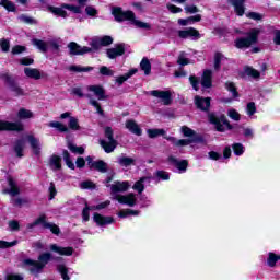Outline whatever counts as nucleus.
<instances>
[{"label":"nucleus","mask_w":280,"mask_h":280,"mask_svg":"<svg viewBox=\"0 0 280 280\" xmlns=\"http://www.w3.org/2000/svg\"><path fill=\"white\" fill-rule=\"evenodd\" d=\"M128 189H130L129 182H114V184L110 185L112 200H117L119 205L135 207V205H137V196L135 194L119 195L124 194V191H128Z\"/></svg>","instance_id":"f257e3e1"},{"label":"nucleus","mask_w":280,"mask_h":280,"mask_svg":"<svg viewBox=\"0 0 280 280\" xmlns=\"http://www.w3.org/2000/svg\"><path fill=\"white\" fill-rule=\"evenodd\" d=\"M112 14L115 18V21L118 23H122V21H129L131 25H135L140 30H152V26L149 23L137 20L135 12L132 11H124L119 7H114L112 9Z\"/></svg>","instance_id":"f03ea898"},{"label":"nucleus","mask_w":280,"mask_h":280,"mask_svg":"<svg viewBox=\"0 0 280 280\" xmlns=\"http://www.w3.org/2000/svg\"><path fill=\"white\" fill-rule=\"evenodd\" d=\"M48 261H51V253H43L38 256L37 260L30 258L24 259L23 266L31 275L38 277V275L43 273V270H45V266H47Z\"/></svg>","instance_id":"7ed1b4c3"},{"label":"nucleus","mask_w":280,"mask_h":280,"mask_svg":"<svg viewBox=\"0 0 280 280\" xmlns=\"http://www.w3.org/2000/svg\"><path fill=\"white\" fill-rule=\"evenodd\" d=\"M78 5L62 3L60 7H49V12L55 14V16H61V19H69L70 14H82V8L89 3V0H77ZM68 10V12H67Z\"/></svg>","instance_id":"20e7f679"},{"label":"nucleus","mask_w":280,"mask_h":280,"mask_svg":"<svg viewBox=\"0 0 280 280\" xmlns=\"http://www.w3.org/2000/svg\"><path fill=\"white\" fill-rule=\"evenodd\" d=\"M86 91L90 92L85 95V97L89 100L91 106H94V108H96V113H98V115H104L102 106L96 101L98 100L100 102H102L103 100H106V90H104V86L88 85ZM93 95H95L96 100L93 98Z\"/></svg>","instance_id":"39448f33"},{"label":"nucleus","mask_w":280,"mask_h":280,"mask_svg":"<svg viewBox=\"0 0 280 280\" xmlns=\"http://www.w3.org/2000/svg\"><path fill=\"white\" fill-rule=\"evenodd\" d=\"M257 40H259V28H252L246 37L236 38L234 44L237 49H248V47L257 45Z\"/></svg>","instance_id":"423d86ee"},{"label":"nucleus","mask_w":280,"mask_h":280,"mask_svg":"<svg viewBox=\"0 0 280 280\" xmlns=\"http://www.w3.org/2000/svg\"><path fill=\"white\" fill-rule=\"evenodd\" d=\"M104 135L106 140H100L101 147L105 150L107 154L110 152H115V148H117V140L115 139V131L112 127H105Z\"/></svg>","instance_id":"0eeeda50"},{"label":"nucleus","mask_w":280,"mask_h":280,"mask_svg":"<svg viewBox=\"0 0 280 280\" xmlns=\"http://www.w3.org/2000/svg\"><path fill=\"white\" fill-rule=\"evenodd\" d=\"M208 119L210 124H213L215 127V130L218 132H224V130H232L233 126H231V122L226 119V116L224 115H218V114H209Z\"/></svg>","instance_id":"6e6552de"},{"label":"nucleus","mask_w":280,"mask_h":280,"mask_svg":"<svg viewBox=\"0 0 280 280\" xmlns=\"http://www.w3.org/2000/svg\"><path fill=\"white\" fill-rule=\"evenodd\" d=\"M177 36L183 40H187V38H190V40H200V38H202L200 32H198V30H196L195 27L179 30L177 31Z\"/></svg>","instance_id":"1a4fd4ad"},{"label":"nucleus","mask_w":280,"mask_h":280,"mask_svg":"<svg viewBox=\"0 0 280 280\" xmlns=\"http://www.w3.org/2000/svg\"><path fill=\"white\" fill-rule=\"evenodd\" d=\"M147 94L151 95L152 97H158V100H161L164 106H170V104H172L171 91L153 90V91L147 92Z\"/></svg>","instance_id":"9d476101"},{"label":"nucleus","mask_w":280,"mask_h":280,"mask_svg":"<svg viewBox=\"0 0 280 280\" xmlns=\"http://www.w3.org/2000/svg\"><path fill=\"white\" fill-rule=\"evenodd\" d=\"M70 56H84V54H91L92 48L89 46H80L75 42L68 44Z\"/></svg>","instance_id":"9b49d317"},{"label":"nucleus","mask_w":280,"mask_h":280,"mask_svg":"<svg viewBox=\"0 0 280 280\" xmlns=\"http://www.w3.org/2000/svg\"><path fill=\"white\" fill-rule=\"evenodd\" d=\"M35 224H37V226L42 224L43 229H49V231H51L54 235H60V228H58L56 223H48L47 217L45 215H40L39 218H37L35 220Z\"/></svg>","instance_id":"f8f14e48"},{"label":"nucleus","mask_w":280,"mask_h":280,"mask_svg":"<svg viewBox=\"0 0 280 280\" xmlns=\"http://www.w3.org/2000/svg\"><path fill=\"white\" fill-rule=\"evenodd\" d=\"M1 80H3V82H5V84H8L10 86L11 91L15 95H24L23 89H21L16 84V81H14V78H12L10 74H8V73L1 74Z\"/></svg>","instance_id":"ddd939ff"},{"label":"nucleus","mask_w":280,"mask_h":280,"mask_svg":"<svg viewBox=\"0 0 280 280\" xmlns=\"http://www.w3.org/2000/svg\"><path fill=\"white\" fill-rule=\"evenodd\" d=\"M126 54V44H117L113 48H108L106 50V56L109 60H115V58H119V56H124Z\"/></svg>","instance_id":"4468645a"},{"label":"nucleus","mask_w":280,"mask_h":280,"mask_svg":"<svg viewBox=\"0 0 280 280\" xmlns=\"http://www.w3.org/2000/svg\"><path fill=\"white\" fill-rule=\"evenodd\" d=\"M167 162L170 165H174V167L178 170L179 174L187 172L188 163L186 160L178 161L174 155H170Z\"/></svg>","instance_id":"2eb2a0df"},{"label":"nucleus","mask_w":280,"mask_h":280,"mask_svg":"<svg viewBox=\"0 0 280 280\" xmlns=\"http://www.w3.org/2000/svg\"><path fill=\"white\" fill-rule=\"evenodd\" d=\"M1 130H12L15 132H21L23 130V124H21L20 121L10 122L5 120H0V131Z\"/></svg>","instance_id":"dca6fc26"},{"label":"nucleus","mask_w":280,"mask_h":280,"mask_svg":"<svg viewBox=\"0 0 280 280\" xmlns=\"http://www.w3.org/2000/svg\"><path fill=\"white\" fill-rule=\"evenodd\" d=\"M200 84L202 89H211L213 86V72L211 70L203 71Z\"/></svg>","instance_id":"f3484780"},{"label":"nucleus","mask_w":280,"mask_h":280,"mask_svg":"<svg viewBox=\"0 0 280 280\" xmlns=\"http://www.w3.org/2000/svg\"><path fill=\"white\" fill-rule=\"evenodd\" d=\"M228 3L233 5L234 12L237 14V16H244V12H246L244 3H246V0H228Z\"/></svg>","instance_id":"a211bd4d"},{"label":"nucleus","mask_w":280,"mask_h":280,"mask_svg":"<svg viewBox=\"0 0 280 280\" xmlns=\"http://www.w3.org/2000/svg\"><path fill=\"white\" fill-rule=\"evenodd\" d=\"M164 139H166V141L172 142V144L175 145V148H185V145H190V143L194 142V140H191V139H179L178 140L172 136H164Z\"/></svg>","instance_id":"6ab92c4d"},{"label":"nucleus","mask_w":280,"mask_h":280,"mask_svg":"<svg viewBox=\"0 0 280 280\" xmlns=\"http://www.w3.org/2000/svg\"><path fill=\"white\" fill-rule=\"evenodd\" d=\"M195 104L199 110H209V107L211 106V98L195 96Z\"/></svg>","instance_id":"aec40b11"},{"label":"nucleus","mask_w":280,"mask_h":280,"mask_svg":"<svg viewBox=\"0 0 280 280\" xmlns=\"http://www.w3.org/2000/svg\"><path fill=\"white\" fill-rule=\"evenodd\" d=\"M93 220L97 224V226H106L107 224H113V222H115V219H113V217H104L100 213H94Z\"/></svg>","instance_id":"412c9836"},{"label":"nucleus","mask_w":280,"mask_h":280,"mask_svg":"<svg viewBox=\"0 0 280 280\" xmlns=\"http://www.w3.org/2000/svg\"><path fill=\"white\" fill-rule=\"evenodd\" d=\"M50 250L66 257H71V255H73V247H60L57 244H51Z\"/></svg>","instance_id":"4be33fe9"},{"label":"nucleus","mask_w":280,"mask_h":280,"mask_svg":"<svg viewBox=\"0 0 280 280\" xmlns=\"http://www.w3.org/2000/svg\"><path fill=\"white\" fill-rule=\"evenodd\" d=\"M8 184L11 188L2 190V194H9V196H19L21 194V190L19 189L14 178L8 177Z\"/></svg>","instance_id":"5701e85b"},{"label":"nucleus","mask_w":280,"mask_h":280,"mask_svg":"<svg viewBox=\"0 0 280 280\" xmlns=\"http://www.w3.org/2000/svg\"><path fill=\"white\" fill-rule=\"evenodd\" d=\"M125 126L127 130H129V132H131L132 135H136L137 137H141V135H143V130H141V127H139L137 121L132 119L127 120Z\"/></svg>","instance_id":"b1692460"},{"label":"nucleus","mask_w":280,"mask_h":280,"mask_svg":"<svg viewBox=\"0 0 280 280\" xmlns=\"http://www.w3.org/2000/svg\"><path fill=\"white\" fill-rule=\"evenodd\" d=\"M24 73L26 78H31L32 80H40L43 78L40 70L36 68H24Z\"/></svg>","instance_id":"393cba45"},{"label":"nucleus","mask_w":280,"mask_h":280,"mask_svg":"<svg viewBox=\"0 0 280 280\" xmlns=\"http://www.w3.org/2000/svg\"><path fill=\"white\" fill-rule=\"evenodd\" d=\"M13 150L19 159H23V150H25V140H16Z\"/></svg>","instance_id":"a878e982"},{"label":"nucleus","mask_w":280,"mask_h":280,"mask_svg":"<svg viewBox=\"0 0 280 280\" xmlns=\"http://www.w3.org/2000/svg\"><path fill=\"white\" fill-rule=\"evenodd\" d=\"M117 163L120 167H130V165H135V158H128L126 154L117 158Z\"/></svg>","instance_id":"bb28decb"},{"label":"nucleus","mask_w":280,"mask_h":280,"mask_svg":"<svg viewBox=\"0 0 280 280\" xmlns=\"http://www.w3.org/2000/svg\"><path fill=\"white\" fill-rule=\"evenodd\" d=\"M27 140L31 144V148H32L34 154H36V156H38V154H40V141H38V139L34 138V136H28Z\"/></svg>","instance_id":"cd10ccee"},{"label":"nucleus","mask_w":280,"mask_h":280,"mask_svg":"<svg viewBox=\"0 0 280 280\" xmlns=\"http://www.w3.org/2000/svg\"><path fill=\"white\" fill-rule=\"evenodd\" d=\"M92 170H96V172H101V174H106V172H108V164L102 160L94 161Z\"/></svg>","instance_id":"c85d7f7f"},{"label":"nucleus","mask_w":280,"mask_h":280,"mask_svg":"<svg viewBox=\"0 0 280 280\" xmlns=\"http://www.w3.org/2000/svg\"><path fill=\"white\" fill-rule=\"evenodd\" d=\"M48 48H51L52 51H60V47H62V39L60 37L49 39L47 42Z\"/></svg>","instance_id":"c756f323"},{"label":"nucleus","mask_w":280,"mask_h":280,"mask_svg":"<svg viewBox=\"0 0 280 280\" xmlns=\"http://www.w3.org/2000/svg\"><path fill=\"white\" fill-rule=\"evenodd\" d=\"M61 159L58 155H52L49 159V167L50 170H52L54 172L60 170L62 167V164L60 163Z\"/></svg>","instance_id":"7c9ffc66"},{"label":"nucleus","mask_w":280,"mask_h":280,"mask_svg":"<svg viewBox=\"0 0 280 280\" xmlns=\"http://www.w3.org/2000/svg\"><path fill=\"white\" fill-rule=\"evenodd\" d=\"M32 45H34V47H37V49L40 50L42 54H47V51L49 50L47 42L43 39H32Z\"/></svg>","instance_id":"2f4dec72"},{"label":"nucleus","mask_w":280,"mask_h":280,"mask_svg":"<svg viewBox=\"0 0 280 280\" xmlns=\"http://www.w3.org/2000/svg\"><path fill=\"white\" fill-rule=\"evenodd\" d=\"M145 180L150 183V177L140 178L133 184L132 189H135V191H138V194L140 195L143 194V191L145 190V186L143 185V183H145Z\"/></svg>","instance_id":"473e14b6"},{"label":"nucleus","mask_w":280,"mask_h":280,"mask_svg":"<svg viewBox=\"0 0 280 280\" xmlns=\"http://www.w3.org/2000/svg\"><path fill=\"white\" fill-rule=\"evenodd\" d=\"M135 73H137V69H131V70H129V72L125 73L124 75L117 77L116 84H118V86H121V84H124V82L130 80V77L135 75Z\"/></svg>","instance_id":"72a5a7b5"},{"label":"nucleus","mask_w":280,"mask_h":280,"mask_svg":"<svg viewBox=\"0 0 280 280\" xmlns=\"http://www.w3.org/2000/svg\"><path fill=\"white\" fill-rule=\"evenodd\" d=\"M140 69L144 71V75H150L152 72V63H150V59L144 57L140 62Z\"/></svg>","instance_id":"f704fd0d"},{"label":"nucleus","mask_w":280,"mask_h":280,"mask_svg":"<svg viewBox=\"0 0 280 280\" xmlns=\"http://www.w3.org/2000/svg\"><path fill=\"white\" fill-rule=\"evenodd\" d=\"M48 126L49 128H56L59 132H69V127L60 121H50Z\"/></svg>","instance_id":"c9c22d12"},{"label":"nucleus","mask_w":280,"mask_h":280,"mask_svg":"<svg viewBox=\"0 0 280 280\" xmlns=\"http://www.w3.org/2000/svg\"><path fill=\"white\" fill-rule=\"evenodd\" d=\"M68 69L73 73H89V71H93V67H82V66H70Z\"/></svg>","instance_id":"e433bc0d"},{"label":"nucleus","mask_w":280,"mask_h":280,"mask_svg":"<svg viewBox=\"0 0 280 280\" xmlns=\"http://www.w3.org/2000/svg\"><path fill=\"white\" fill-rule=\"evenodd\" d=\"M147 133L150 139H156V137H165L164 129H148Z\"/></svg>","instance_id":"4c0bfd02"},{"label":"nucleus","mask_w":280,"mask_h":280,"mask_svg":"<svg viewBox=\"0 0 280 280\" xmlns=\"http://www.w3.org/2000/svg\"><path fill=\"white\" fill-rule=\"evenodd\" d=\"M84 12L85 16H89L90 19H97V15L100 14V11L93 5H86Z\"/></svg>","instance_id":"58836bf2"},{"label":"nucleus","mask_w":280,"mask_h":280,"mask_svg":"<svg viewBox=\"0 0 280 280\" xmlns=\"http://www.w3.org/2000/svg\"><path fill=\"white\" fill-rule=\"evenodd\" d=\"M0 5L7 9L8 12H16V4L10 0H1Z\"/></svg>","instance_id":"ea45409f"},{"label":"nucleus","mask_w":280,"mask_h":280,"mask_svg":"<svg viewBox=\"0 0 280 280\" xmlns=\"http://www.w3.org/2000/svg\"><path fill=\"white\" fill-rule=\"evenodd\" d=\"M225 89H226V91L232 93V97H234V98L240 97V93H237V88L235 86V83L228 81L225 83Z\"/></svg>","instance_id":"a19ab883"},{"label":"nucleus","mask_w":280,"mask_h":280,"mask_svg":"<svg viewBox=\"0 0 280 280\" xmlns=\"http://www.w3.org/2000/svg\"><path fill=\"white\" fill-rule=\"evenodd\" d=\"M19 119H32L34 117V113L30 109L21 108L18 113Z\"/></svg>","instance_id":"79ce46f5"},{"label":"nucleus","mask_w":280,"mask_h":280,"mask_svg":"<svg viewBox=\"0 0 280 280\" xmlns=\"http://www.w3.org/2000/svg\"><path fill=\"white\" fill-rule=\"evenodd\" d=\"M62 155L67 167H69V170H75V164L73 163V161H71V155L69 154V151L65 150Z\"/></svg>","instance_id":"37998d69"},{"label":"nucleus","mask_w":280,"mask_h":280,"mask_svg":"<svg viewBox=\"0 0 280 280\" xmlns=\"http://www.w3.org/2000/svg\"><path fill=\"white\" fill-rule=\"evenodd\" d=\"M278 260H279V255L275 253L268 254L267 264L270 268H275V266H277Z\"/></svg>","instance_id":"c03bdc74"},{"label":"nucleus","mask_w":280,"mask_h":280,"mask_svg":"<svg viewBox=\"0 0 280 280\" xmlns=\"http://www.w3.org/2000/svg\"><path fill=\"white\" fill-rule=\"evenodd\" d=\"M222 60H224V55H222V52H215V55H214V69H215V71H220Z\"/></svg>","instance_id":"a18cd8bd"},{"label":"nucleus","mask_w":280,"mask_h":280,"mask_svg":"<svg viewBox=\"0 0 280 280\" xmlns=\"http://www.w3.org/2000/svg\"><path fill=\"white\" fill-rule=\"evenodd\" d=\"M141 213L139 210H121L118 212V218H128V215H139Z\"/></svg>","instance_id":"49530a36"},{"label":"nucleus","mask_w":280,"mask_h":280,"mask_svg":"<svg viewBox=\"0 0 280 280\" xmlns=\"http://www.w3.org/2000/svg\"><path fill=\"white\" fill-rule=\"evenodd\" d=\"M68 149L70 150V152H72L73 154H84V147H78L73 143H69L68 144Z\"/></svg>","instance_id":"de8ad7c7"},{"label":"nucleus","mask_w":280,"mask_h":280,"mask_svg":"<svg viewBox=\"0 0 280 280\" xmlns=\"http://www.w3.org/2000/svg\"><path fill=\"white\" fill-rule=\"evenodd\" d=\"M177 65H179L180 67H185L187 65H189V58H187V54L185 52H180L178 58H177Z\"/></svg>","instance_id":"09e8293b"},{"label":"nucleus","mask_w":280,"mask_h":280,"mask_svg":"<svg viewBox=\"0 0 280 280\" xmlns=\"http://www.w3.org/2000/svg\"><path fill=\"white\" fill-rule=\"evenodd\" d=\"M70 130H80V122L78 120V118L75 117H70L69 118V124H68Z\"/></svg>","instance_id":"8fccbe9b"},{"label":"nucleus","mask_w":280,"mask_h":280,"mask_svg":"<svg viewBox=\"0 0 280 280\" xmlns=\"http://www.w3.org/2000/svg\"><path fill=\"white\" fill-rule=\"evenodd\" d=\"M90 49H92L91 51H97L102 48V44L100 42V37L93 38L90 43Z\"/></svg>","instance_id":"3c124183"},{"label":"nucleus","mask_w":280,"mask_h":280,"mask_svg":"<svg viewBox=\"0 0 280 280\" xmlns=\"http://www.w3.org/2000/svg\"><path fill=\"white\" fill-rule=\"evenodd\" d=\"M98 40L101 43V47H108V45H113V38L108 35L98 37Z\"/></svg>","instance_id":"603ef678"},{"label":"nucleus","mask_w":280,"mask_h":280,"mask_svg":"<svg viewBox=\"0 0 280 280\" xmlns=\"http://www.w3.org/2000/svg\"><path fill=\"white\" fill-rule=\"evenodd\" d=\"M58 272H60L61 278L63 280H70L71 278L69 277L68 272L69 270L67 269V267L65 265H59L58 266Z\"/></svg>","instance_id":"864d4df0"},{"label":"nucleus","mask_w":280,"mask_h":280,"mask_svg":"<svg viewBox=\"0 0 280 280\" xmlns=\"http://www.w3.org/2000/svg\"><path fill=\"white\" fill-rule=\"evenodd\" d=\"M232 148L236 156H242V154H244V145L242 143H234Z\"/></svg>","instance_id":"5fc2aeb1"},{"label":"nucleus","mask_w":280,"mask_h":280,"mask_svg":"<svg viewBox=\"0 0 280 280\" xmlns=\"http://www.w3.org/2000/svg\"><path fill=\"white\" fill-rule=\"evenodd\" d=\"M246 113L249 117H253L255 113H257V106L255 105V102H249L246 106Z\"/></svg>","instance_id":"6e6d98bb"},{"label":"nucleus","mask_w":280,"mask_h":280,"mask_svg":"<svg viewBox=\"0 0 280 280\" xmlns=\"http://www.w3.org/2000/svg\"><path fill=\"white\" fill-rule=\"evenodd\" d=\"M189 82H190L194 91H200V80H198L196 75H190Z\"/></svg>","instance_id":"4d7b16f0"},{"label":"nucleus","mask_w":280,"mask_h":280,"mask_svg":"<svg viewBox=\"0 0 280 280\" xmlns=\"http://www.w3.org/2000/svg\"><path fill=\"white\" fill-rule=\"evenodd\" d=\"M18 19L21 23H26V25H34V23H36V20L25 14L20 15Z\"/></svg>","instance_id":"13d9d810"},{"label":"nucleus","mask_w":280,"mask_h":280,"mask_svg":"<svg viewBox=\"0 0 280 280\" xmlns=\"http://www.w3.org/2000/svg\"><path fill=\"white\" fill-rule=\"evenodd\" d=\"M96 185L92 180H84L80 183L81 189H95Z\"/></svg>","instance_id":"bf43d9fd"},{"label":"nucleus","mask_w":280,"mask_h":280,"mask_svg":"<svg viewBox=\"0 0 280 280\" xmlns=\"http://www.w3.org/2000/svg\"><path fill=\"white\" fill-rule=\"evenodd\" d=\"M246 75H249V78H259L260 73L254 68L246 67L245 68Z\"/></svg>","instance_id":"052dcab7"},{"label":"nucleus","mask_w":280,"mask_h":280,"mask_svg":"<svg viewBox=\"0 0 280 280\" xmlns=\"http://www.w3.org/2000/svg\"><path fill=\"white\" fill-rule=\"evenodd\" d=\"M24 51H27L25 46L16 45L12 48L11 54L13 56H19V54H23Z\"/></svg>","instance_id":"680f3d73"},{"label":"nucleus","mask_w":280,"mask_h":280,"mask_svg":"<svg viewBox=\"0 0 280 280\" xmlns=\"http://www.w3.org/2000/svg\"><path fill=\"white\" fill-rule=\"evenodd\" d=\"M180 131L183 132L184 137H195L196 136V131H194L191 128H189L187 126H183L180 128Z\"/></svg>","instance_id":"e2e57ef3"},{"label":"nucleus","mask_w":280,"mask_h":280,"mask_svg":"<svg viewBox=\"0 0 280 280\" xmlns=\"http://www.w3.org/2000/svg\"><path fill=\"white\" fill-rule=\"evenodd\" d=\"M228 116L230 117V119H233L234 121H240L241 119L240 113L235 109H229Z\"/></svg>","instance_id":"0e129e2a"},{"label":"nucleus","mask_w":280,"mask_h":280,"mask_svg":"<svg viewBox=\"0 0 280 280\" xmlns=\"http://www.w3.org/2000/svg\"><path fill=\"white\" fill-rule=\"evenodd\" d=\"M155 176L160 180H170V173H167L165 171H158V172H155Z\"/></svg>","instance_id":"69168bd1"},{"label":"nucleus","mask_w":280,"mask_h":280,"mask_svg":"<svg viewBox=\"0 0 280 280\" xmlns=\"http://www.w3.org/2000/svg\"><path fill=\"white\" fill-rule=\"evenodd\" d=\"M100 73H101V75H109V77L115 75V71L110 70L106 66H103V67L100 68Z\"/></svg>","instance_id":"338daca9"},{"label":"nucleus","mask_w":280,"mask_h":280,"mask_svg":"<svg viewBox=\"0 0 280 280\" xmlns=\"http://www.w3.org/2000/svg\"><path fill=\"white\" fill-rule=\"evenodd\" d=\"M0 47H1V50L4 51V52L10 51V40L0 39Z\"/></svg>","instance_id":"774afa93"}]
</instances>
